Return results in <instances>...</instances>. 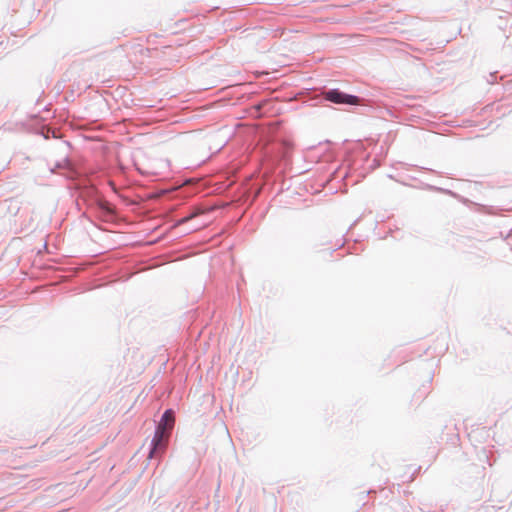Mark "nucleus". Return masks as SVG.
<instances>
[{
	"label": "nucleus",
	"mask_w": 512,
	"mask_h": 512,
	"mask_svg": "<svg viewBox=\"0 0 512 512\" xmlns=\"http://www.w3.org/2000/svg\"><path fill=\"white\" fill-rule=\"evenodd\" d=\"M174 421L175 418L172 410H166L155 431L152 440L153 447L149 455L150 458H152L155 453H157L159 450H162L165 447L170 435V431L173 428Z\"/></svg>",
	"instance_id": "obj_1"
},
{
	"label": "nucleus",
	"mask_w": 512,
	"mask_h": 512,
	"mask_svg": "<svg viewBox=\"0 0 512 512\" xmlns=\"http://www.w3.org/2000/svg\"><path fill=\"white\" fill-rule=\"evenodd\" d=\"M325 98L336 104H350L358 103V98L353 95H347L338 90H330L325 94Z\"/></svg>",
	"instance_id": "obj_2"
},
{
	"label": "nucleus",
	"mask_w": 512,
	"mask_h": 512,
	"mask_svg": "<svg viewBox=\"0 0 512 512\" xmlns=\"http://www.w3.org/2000/svg\"><path fill=\"white\" fill-rule=\"evenodd\" d=\"M100 206H101L102 209L106 210L109 213H113L114 212L113 208L110 206V204L108 202H102L100 204Z\"/></svg>",
	"instance_id": "obj_3"
},
{
	"label": "nucleus",
	"mask_w": 512,
	"mask_h": 512,
	"mask_svg": "<svg viewBox=\"0 0 512 512\" xmlns=\"http://www.w3.org/2000/svg\"><path fill=\"white\" fill-rule=\"evenodd\" d=\"M196 215H197V213H194V214H192V215H190V216H188V217H184V218L180 219V220L178 221V225L183 224V223H186L187 221H189V220H191L192 218H194Z\"/></svg>",
	"instance_id": "obj_4"
}]
</instances>
